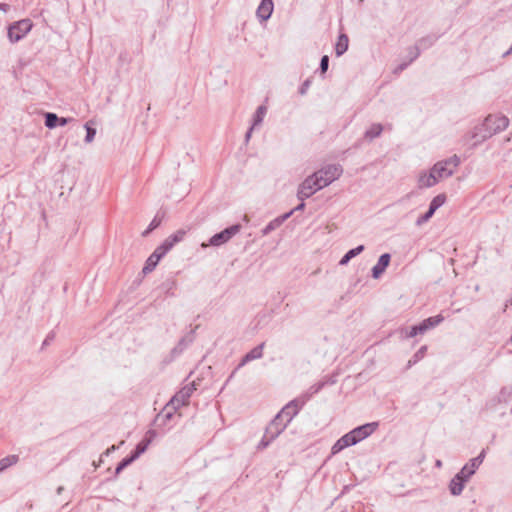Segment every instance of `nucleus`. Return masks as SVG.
<instances>
[{
  "label": "nucleus",
  "instance_id": "22",
  "mask_svg": "<svg viewBox=\"0 0 512 512\" xmlns=\"http://www.w3.org/2000/svg\"><path fill=\"white\" fill-rule=\"evenodd\" d=\"M436 175L433 173L431 169L429 173H422L419 176L418 183L421 188H429L434 186L437 183Z\"/></svg>",
  "mask_w": 512,
  "mask_h": 512
},
{
  "label": "nucleus",
  "instance_id": "17",
  "mask_svg": "<svg viewBox=\"0 0 512 512\" xmlns=\"http://www.w3.org/2000/svg\"><path fill=\"white\" fill-rule=\"evenodd\" d=\"M265 346V342L260 343L256 347H254L252 350H250L248 353H246L243 358L241 359L239 365L237 368H240L244 365H246L248 362L256 359H260L263 356V349Z\"/></svg>",
  "mask_w": 512,
  "mask_h": 512
},
{
  "label": "nucleus",
  "instance_id": "20",
  "mask_svg": "<svg viewBox=\"0 0 512 512\" xmlns=\"http://www.w3.org/2000/svg\"><path fill=\"white\" fill-rule=\"evenodd\" d=\"M433 173L436 175L437 181L448 178L453 175L454 170L452 168L447 167V163L443 161H439L431 168Z\"/></svg>",
  "mask_w": 512,
  "mask_h": 512
},
{
  "label": "nucleus",
  "instance_id": "55",
  "mask_svg": "<svg viewBox=\"0 0 512 512\" xmlns=\"http://www.w3.org/2000/svg\"><path fill=\"white\" fill-rule=\"evenodd\" d=\"M305 200H300V203L294 208L292 209L293 213L296 212V211H302L305 209Z\"/></svg>",
  "mask_w": 512,
  "mask_h": 512
},
{
  "label": "nucleus",
  "instance_id": "50",
  "mask_svg": "<svg viewBox=\"0 0 512 512\" xmlns=\"http://www.w3.org/2000/svg\"><path fill=\"white\" fill-rule=\"evenodd\" d=\"M412 62H410V60L408 62H404V63H401L400 65H398L395 70H394V73L395 74H398L400 72H402L403 70H405L409 64H411Z\"/></svg>",
  "mask_w": 512,
  "mask_h": 512
},
{
  "label": "nucleus",
  "instance_id": "9",
  "mask_svg": "<svg viewBox=\"0 0 512 512\" xmlns=\"http://www.w3.org/2000/svg\"><path fill=\"white\" fill-rule=\"evenodd\" d=\"M484 458L485 450H482L477 457L470 459L458 473L469 481V479L475 474L478 467L482 464Z\"/></svg>",
  "mask_w": 512,
  "mask_h": 512
},
{
  "label": "nucleus",
  "instance_id": "35",
  "mask_svg": "<svg viewBox=\"0 0 512 512\" xmlns=\"http://www.w3.org/2000/svg\"><path fill=\"white\" fill-rule=\"evenodd\" d=\"M445 201H446V196L444 194H439L431 200V202L429 204V209L435 213L436 210L438 208H440L445 203Z\"/></svg>",
  "mask_w": 512,
  "mask_h": 512
},
{
  "label": "nucleus",
  "instance_id": "8",
  "mask_svg": "<svg viewBox=\"0 0 512 512\" xmlns=\"http://www.w3.org/2000/svg\"><path fill=\"white\" fill-rule=\"evenodd\" d=\"M490 137H491V131L488 132L486 130V127L482 123L480 125L475 126L471 132L467 133L464 136V140L466 142L473 141L472 147H475L478 144H481L485 140L489 139Z\"/></svg>",
  "mask_w": 512,
  "mask_h": 512
},
{
  "label": "nucleus",
  "instance_id": "40",
  "mask_svg": "<svg viewBox=\"0 0 512 512\" xmlns=\"http://www.w3.org/2000/svg\"><path fill=\"white\" fill-rule=\"evenodd\" d=\"M433 215L434 212L428 208L424 214L418 217L416 220V225L421 226L422 224L426 223Z\"/></svg>",
  "mask_w": 512,
  "mask_h": 512
},
{
  "label": "nucleus",
  "instance_id": "58",
  "mask_svg": "<svg viewBox=\"0 0 512 512\" xmlns=\"http://www.w3.org/2000/svg\"><path fill=\"white\" fill-rule=\"evenodd\" d=\"M10 9V6L6 3H0V10L7 12Z\"/></svg>",
  "mask_w": 512,
  "mask_h": 512
},
{
  "label": "nucleus",
  "instance_id": "1",
  "mask_svg": "<svg viewBox=\"0 0 512 512\" xmlns=\"http://www.w3.org/2000/svg\"><path fill=\"white\" fill-rule=\"evenodd\" d=\"M242 229L240 223L233 224L224 230L214 234L207 243L203 242L201 247L206 248L208 246L220 247L229 242L235 235H237Z\"/></svg>",
  "mask_w": 512,
  "mask_h": 512
},
{
  "label": "nucleus",
  "instance_id": "12",
  "mask_svg": "<svg viewBox=\"0 0 512 512\" xmlns=\"http://www.w3.org/2000/svg\"><path fill=\"white\" fill-rule=\"evenodd\" d=\"M437 39L438 37L436 35H428L419 39L416 45L414 46L415 52L414 55L411 57L410 62H413L420 56L421 50H425L433 46Z\"/></svg>",
  "mask_w": 512,
  "mask_h": 512
},
{
  "label": "nucleus",
  "instance_id": "60",
  "mask_svg": "<svg viewBox=\"0 0 512 512\" xmlns=\"http://www.w3.org/2000/svg\"><path fill=\"white\" fill-rule=\"evenodd\" d=\"M414 52H415V51H414V46H413V47H412V48H410V50H409V56H410V58L414 55Z\"/></svg>",
  "mask_w": 512,
  "mask_h": 512
},
{
  "label": "nucleus",
  "instance_id": "15",
  "mask_svg": "<svg viewBox=\"0 0 512 512\" xmlns=\"http://www.w3.org/2000/svg\"><path fill=\"white\" fill-rule=\"evenodd\" d=\"M186 235V231L183 229L177 230L175 233L168 236L160 246L165 254H167L175 244L181 242Z\"/></svg>",
  "mask_w": 512,
  "mask_h": 512
},
{
  "label": "nucleus",
  "instance_id": "38",
  "mask_svg": "<svg viewBox=\"0 0 512 512\" xmlns=\"http://www.w3.org/2000/svg\"><path fill=\"white\" fill-rule=\"evenodd\" d=\"M84 128L86 130L85 142L86 143H91L94 140V138H95L96 129L91 127V126H89L88 123H86L84 125Z\"/></svg>",
  "mask_w": 512,
  "mask_h": 512
},
{
  "label": "nucleus",
  "instance_id": "13",
  "mask_svg": "<svg viewBox=\"0 0 512 512\" xmlns=\"http://www.w3.org/2000/svg\"><path fill=\"white\" fill-rule=\"evenodd\" d=\"M378 426V422L366 423L354 428L352 433L355 435V438L359 443L369 437L378 428Z\"/></svg>",
  "mask_w": 512,
  "mask_h": 512
},
{
  "label": "nucleus",
  "instance_id": "34",
  "mask_svg": "<svg viewBox=\"0 0 512 512\" xmlns=\"http://www.w3.org/2000/svg\"><path fill=\"white\" fill-rule=\"evenodd\" d=\"M267 108L264 105H260L253 115V126H258L262 123L264 116L266 115Z\"/></svg>",
  "mask_w": 512,
  "mask_h": 512
},
{
  "label": "nucleus",
  "instance_id": "11",
  "mask_svg": "<svg viewBox=\"0 0 512 512\" xmlns=\"http://www.w3.org/2000/svg\"><path fill=\"white\" fill-rule=\"evenodd\" d=\"M199 326H195L185 336H183L177 343V345L171 350V355L177 357L180 355L195 339V332Z\"/></svg>",
  "mask_w": 512,
  "mask_h": 512
},
{
  "label": "nucleus",
  "instance_id": "2",
  "mask_svg": "<svg viewBox=\"0 0 512 512\" xmlns=\"http://www.w3.org/2000/svg\"><path fill=\"white\" fill-rule=\"evenodd\" d=\"M343 173V168L340 164H329L316 171L314 174L318 178L323 187L330 185L333 181L337 180Z\"/></svg>",
  "mask_w": 512,
  "mask_h": 512
},
{
  "label": "nucleus",
  "instance_id": "49",
  "mask_svg": "<svg viewBox=\"0 0 512 512\" xmlns=\"http://www.w3.org/2000/svg\"><path fill=\"white\" fill-rule=\"evenodd\" d=\"M140 456H141V455H140L139 451H137V450H135V449H134L133 451H131L130 455L126 456V458H127L131 463H133V462H134L135 460H137Z\"/></svg>",
  "mask_w": 512,
  "mask_h": 512
},
{
  "label": "nucleus",
  "instance_id": "53",
  "mask_svg": "<svg viewBox=\"0 0 512 512\" xmlns=\"http://www.w3.org/2000/svg\"><path fill=\"white\" fill-rule=\"evenodd\" d=\"M70 121H72V118L59 117L58 126H65Z\"/></svg>",
  "mask_w": 512,
  "mask_h": 512
},
{
  "label": "nucleus",
  "instance_id": "46",
  "mask_svg": "<svg viewBox=\"0 0 512 512\" xmlns=\"http://www.w3.org/2000/svg\"><path fill=\"white\" fill-rule=\"evenodd\" d=\"M311 83H312L311 79H309V78H308V79H306V80L301 84V86H300V88H299V94H300V95H305V94L307 93V91H308V89H309V87H310Z\"/></svg>",
  "mask_w": 512,
  "mask_h": 512
},
{
  "label": "nucleus",
  "instance_id": "43",
  "mask_svg": "<svg viewBox=\"0 0 512 512\" xmlns=\"http://www.w3.org/2000/svg\"><path fill=\"white\" fill-rule=\"evenodd\" d=\"M132 464L126 457L123 458L116 466L115 475H119L126 467Z\"/></svg>",
  "mask_w": 512,
  "mask_h": 512
},
{
  "label": "nucleus",
  "instance_id": "41",
  "mask_svg": "<svg viewBox=\"0 0 512 512\" xmlns=\"http://www.w3.org/2000/svg\"><path fill=\"white\" fill-rule=\"evenodd\" d=\"M274 439H270V434L267 433V431H265L264 433V436L262 437L261 441L259 442L257 448L258 449H265L269 446V444L273 441Z\"/></svg>",
  "mask_w": 512,
  "mask_h": 512
},
{
  "label": "nucleus",
  "instance_id": "4",
  "mask_svg": "<svg viewBox=\"0 0 512 512\" xmlns=\"http://www.w3.org/2000/svg\"><path fill=\"white\" fill-rule=\"evenodd\" d=\"M32 29V22L30 19H23L8 27V38L10 42L16 43L23 39L25 35Z\"/></svg>",
  "mask_w": 512,
  "mask_h": 512
},
{
  "label": "nucleus",
  "instance_id": "28",
  "mask_svg": "<svg viewBox=\"0 0 512 512\" xmlns=\"http://www.w3.org/2000/svg\"><path fill=\"white\" fill-rule=\"evenodd\" d=\"M364 249H365L364 245H358L357 247L348 250L343 255V257L340 259L339 264L347 265L352 258H354L357 255H359L360 253H362L364 251Z\"/></svg>",
  "mask_w": 512,
  "mask_h": 512
},
{
  "label": "nucleus",
  "instance_id": "51",
  "mask_svg": "<svg viewBox=\"0 0 512 512\" xmlns=\"http://www.w3.org/2000/svg\"><path fill=\"white\" fill-rule=\"evenodd\" d=\"M293 214V211L290 210L289 212L287 213H284L283 215L277 217V220L279 221V223L282 225V223L284 221H286L291 215Z\"/></svg>",
  "mask_w": 512,
  "mask_h": 512
},
{
  "label": "nucleus",
  "instance_id": "7",
  "mask_svg": "<svg viewBox=\"0 0 512 512\" xmlns=\"http://www.w3.org/2000/svg\"><path fill=\"white\" fill-rule=\"evenodd\" d=\"M195 389L194 383L185 385L171 398L167 407H173V409L176 410L180 406L186 405Z\"/></svg>",
  "mask_w": 512,
  "mask_h": 512
},
{
  "label": "nucleus",
  "instance_id": "26",
  "mask_svg": "<svg viewBox=\"0 0 512 512\" xmlns=\"http://www.w3.org/2000/svg\"><path fill=\"white\" fill-rule=\"evenodd\" d=\"M348 44V36L344 33L340 34L335 45V53L338 57L343 55L348 50Z\"/></svg>",
  "mask_w": 512,
  "mask_h": 512
},
{
  "label": "nucleus",
  "instance_id": "57",
  "mask_svg": "<svg viewBox=\"0 0 512 512\" xmlns=\"http://www.w3.org/2000/svg\"><path fill=\"white\" fill-rule=\"evenodd\" d=\"M254 128H255V126H253V125H252V126L249 128V130L247 131V133H246V135H245V140H246V141H249V139H250V137H251V133H252V131H253V129H254Z\"/></svg>",
  "mask_w": 512,
  "mask_h": 512
},
{
  "label": "nucleus",
  "instance_id": "45",
  "mask_svg": "<svg viewBox=\"0 0 512 512\" xmlns=\"http://www.w3.org/2000/svg\"><path fill=\"white\" fill-rule=\"evenodd\" d=\"M149 447V440H141L135 447V450L139 451L142 455Z\"/></svg>",
  "mask_w": 512,
  "mask_h": 512
},
{
  "label": "nucleus",
  "instance_id": "23",
  "mask_svg": "<svg viewBox=\"0 0 512 512\" xmlns=\"http://www.w3.org/2000/svg\"><path fill=\"white\" fill-rule=\"evenodd\" d=\"M326 385H327V382H317V383L313 384L312 386H310L309 389L304 394L299 396L298 398L300 400H303V403L306 404V402L308 400H310V398L313 395L319 393Z\"/></svg>",
  "mask_w": 512,
  "mask_h": 512
},
{
  "label": "nucleus",
  "instance_id": "14",
  "mask_svg": "<svg viewBox=\"0 0 512 512\" xmlns=\"http://www.w3.org/2000/svg\"><path fill=\"white\" fill-rule=\"evenodd\" d=\"M391 261V255L389 253H384L380 255L377 263L371 269V276L374 279H379L381 275L385 272L387 267L389 266Z\"/></svg>",
  "mask_w": 512,
  "mask_h": 512
},
{
  "label": "nucleus",
  "instance_id": "39",
  "mask_svg": "<svg viewBox=\"0 0 512 512\" xmlns=\"http://www.w3.org/2000/svg\"><path fill=\"white\" fill-rule=\"evenodd\" d=\"M424 330L422 328V325L421 323L417 324V325H413L410 327V330L409 332H407L406 336L409 337V338H412V337H415L419 334H424Z\"/></svg>",
  "mask_w": 512,
  "mask_h": 512
},
{
  "label": "nucleus",
  "instance_id": "25",
  "mask_svg": "<svg viewBox=\"0 0 512 512\" xmlns=\"http://www.w3.org/2000/svg\"><path fill=\"white\" fill-rule=\"evenodd\" d=\"M443 321H444V317L441 314H438L436 316L428 317L420 323L422 325L424 332H427L428 330L433 329L436 326H438Z\"/></svg>",
  "mask_w": 512,
  "mask_h": 512
},
{
  "label": "nucleus",
  "instance_id": "47",
  "mask_svg": "<svg viewBox=\"0 0 512 512\" xmlns=\"http://www.w3.org/2000/svg\"><path fill=\"white\" fill-rule=\"evenodd\" d=\"M157 437V432L153 429H150L146 432L143 440H149V444Z\"/></svg>",
  "mask_w": 512,
  "mask_h": 512
},
{
  "label": "nucleus",
  "instance_id": "62",
  "mask_svg": "<svg viewBox=\"0 0 512 512\" xmlns=\"http://www.w3.org/2000/svg\"><path fill=\"white\" fill-rule=\"evenodd\" d=\"M62 489H63L62 487L58 488V490H57L58 494H60V492H62Z\"/></svg>",
  "mask_w": 512,
  "mask_h": 512
},
{
  "label": "nucleus",
  "instance_id": "27",
  "mask_svg": "<svg viewBox=\"0 0 512 512\" xmlns=\"http://www.w3.org/2000/svg\"><path fill=\"white\" fill-rule=\"evenodd\" d=\"M164 216H165L164 212H160V211L157 212L156 215L154 216V218L152 219V221L150 222L149 226L147 227V229H145L142 232V236L147 237L153 230L158 228L161 225Z\"/></svg>",
  "mask_w": 512,
  "mask_h": 512
},
{
  "label": "nucleus",
  "instance_id": "32",
  "mask_svg": "<svg viewBox=\"0 0 512 512\" xmlns=\"http://www.w3.org/2000/svg\"><path fill=\"white\" fill-rule=\"evenodd\" d=\"M427 352V346H421L414 355L408 360L406 369H410L413 365H415L417 362H419L426 354Z\"/></svg>",
  "mask_w": 512,
  "mask_h": 512
},
{
  "label": "nucleus",
  "instance_id": "61",
  "mask_svg": "<svg viewBox=\"0 0 512 512\" xmlns=\"http://www.w3.org/2000/svg\"><path fill=\"white\" fill-rule=\"evenodd\" d=\"M237 369H238V368H236V369L232 372V374L230 375V377H229V378H227V381H230V378H232V377H233V375L235 374V372H236V370H237Z\"/></svg>",
  "mask_w": 512,
  "mask_h": 512
},
{
  "label": "nucleus",
  "instance_id": "19",
  "mask_svg": "<svg viewBox=\"0 0 512 512\" xmlns=\"http://www.w3.org/2000/svg\"><path fill=\"white\" fill-rule=\"evenodd\" d=\"M30 60L20 59L18 65L14 68L13 73L16 79L20 80L23 83V78L29 80L30 70H29Z\"/></svg>",
  "mask_w": 512,
  "mask_h": 512
},
{
  "label": "nucleus",
  "instance_id": "56",
  "mask_svg": "<svg viewBox=\"0 0 512 512\" xmlns=\"http://www.w3.org/2000/svg\"><path fill=\"white\" fill-rule=\"evenodd\" d=\"M117 449V446L116 445H112L111 447H109L104 453L103 455L105 456H109L112 452H114L115 450Z\"/></svg>",
  "mask_w": 512,
  "mask_h": 512
},
{
  "label": "nucleus",
  "instance_id": "29",
  "mask_svg": "<svg viewBox=\"0 0 512 512\" xmlns=\"http://www.w3.org/2000/svg\"><path fill=\"white\" fill-rule=\"evenodd\" d=\"M170 407H165L164 411L159 413L155 420H154V423L158 426H161V425H165L167 421H169L172 417H173V413H174V409L173 407H171V409H169Z\"/></svg>",
  "mask_w": 512,
  "mask_h": 512
},
{
  "label": "nucleus",
  "instance_id": "54",
  "mask_svg": "<svg viewBox=\"0 0 512 512\" xmlns=\"http://www.w3.org/2000/svg\"><path fill=\"white\" fill-rule=\"evenodd\" d=\"M154 255H157V257L161 260L166 254L163 252V250L160 248V246H158L154 252H153Z\"/></svg>",
  "mask_w": 512,
  "mask_h": 512
},
{
  "label": "nucleus",
  "instance_id": "5",
  "mask_svg": "<svg viewBox=\"0 0 512 512\" xmlns=\"http://www.w3.org/2000/svg\"><path fill=\"white\" fill-rule=\"evenodd\" d=\"M488 132L491 131V137L505 130L509 125V119L505 115L489 114L483 121Z\"/></svg>",
  "mask_w": 512,
  "mask_h": 512
},
{
  "label": "nucleus",
  "instance_id": "30",
  "mask_svg": "<svg viewBox=\"0 0 512 512\" xmlns=\"http://www.w3.org/2000/svg\"><path fill=\"white\" fill-rule=\"evenodd\" d=\"M160 262V259L157 257V255H154L153 253L147 258L146 262H145V265L142 269V273L144 275H147L149 273H151L155 268L156 266L158 265V263Z\"/></svg>",
  "mask_w": 512,
  "mask_h": 512
},
{
  "label": "nucleus",
  "instance_id": "48",
  "mask_svg": "<svg viewBox=\"0 0 512 512\" xmlns=\"http://www.w3.org/2000/svg\"><path fill=\"white\" fill-rule=\"evenodd\" d=\"M54 338H55V333L53 331L49 332L42 343V349L45 346L49 345L54 340Z\"/></svg>",
  "mask_w": 512,
  "mask_h": 512
},
{
  "label": "nucleus",
  "instance_id": "24",
  "mask_svg": "<svg viewBox=\"0 0 512 512\" xmlns=\"http://www.w3.org/2000/svg\"><path fill=\"white\" fill-rule=\"evenodd\" d=\"M383 132V126L380 123L372 124L364 133V139L368 142L378 138Z\"/></svg>",
  "mask_w": 512,
  "mask_h": 512
},
{
  "label": "nucleus",
  "instance_id": "18",
  "mask_svg": "<svg viewBox=\"0 0 512 512\" xmlns=\"http://www.w3.org/2000/svg\"><path fill=\"white\" fill-rule=\"evenodd\" d=\"M468 482L467 479H465L462 475L457 473L450 481L449 483V491L453 496H459L464 487L465 484Z\"/></svg>",
  "mask_w": 512,
  "mask_h": 512
},
{
  "label": "nucleus",
  "instance_id": "16",
  "mask_svg": "<svg viewBox=\"0 0 512 512\" xmlns=\"http://www.w3.org/2000/svg\"><path fill=\"white\" fill-rule=\"evenodd\" d=\"M286 427L287 424L276 415L274 419L269 423L265 431L270 434V439H275L284 431Z\"/></svg>",
  "mask_w": 512,
  "mask_h": 512
},
{
  "label": "nucleus",
  "instance_id": "6",
  "mask_svg": "<svg viewBox=\"0 0 512 512\" xmlns=\"http://www.w3.org/2000/svg\"><path fill=\"white\" fill-rule=\"evenodd\" d=\"M304 405L303 400L297 397L287 403L280 412H278L277 416L288 425Z\"/></svg>",
  "mask_w": 512,
  "mask_h": 512
},
{
  "label": "nucleus",
  "instance_id": "10",
  "mask_svg": "<svg viewBox=\"0 0 512 512\" xmlns=\"http://www.w3.org/2000/svg\"><path fill=\"white\" fill-rule=\"evenodd\" d=\"M358 441L355 438V435L352 433V430L339 438L335 444L331 448V453L337 454L341 452L343 449L356 445Z\"/></svg>",
  "mask_w": 512,
  "mask_h": 512
},
{
  "label": "nucleus",
  "instance_id": "31",
  "mask_svg": "<svg viewBox=\"0 0 512 512\" xmlns=\"http://www.w3.org/2000/svg\"><path fill=\"white\" fill-rule=\"evenodd\" d=\"M45 118V126L48 129H54L58 127L59 116L53 112H43Z\"/></svg>",
  "mask_w": 512,
  "mask_h": 512
},
{
  "label": "nucleus",
  "instance_id": "36",
  "mask_svg": "<svg viewBox=\"0 0 512 512\" xmlns=\"http://www.w3.org/2000/svg\"><path fill=\"white\" fill-rule=\"evenodd\" d=\"M281 224L279 223V221L277 220V218H275L274 220L270 221L263 229H262V235L263 236H266L268 234H270L272 231H274L275 229H277L278 227H280Z\"/></svg>",
  "mask_w": 512,
  "mask_h": 512
},
{
  "label": "nucleus",
  "instance_id": "37",
  "mask_svg": "<svg viewBox=\"0 0 512 512\" xmlns=\"http://www.w3.org/2000/svg\"><path fill=\"white\" fill-rule=\"evenodd\" d=\"M512 397V386L503 387L498 395L499 402H507Z\"/></svg>",
  "mask_w": 512,
  "mask_h": 512
},
{
  "label": "nucleus",
  "instance_id": "44",
  "mask_svg": "<svg viewBox=\"0 0 512 512\" xmlns=\"http://www.w3.org/2000/svg\"><path fill=\"white\" fill-rule=\"evenodd\" d=\"M443 162L447 163V167H452V169L454 170L460 164V158L457 155H453L452 157L444 160Z\"/></svg>",
  "mask_w": 512,
  "mask_h": 512
},
{
  "label": "nucleus",
  "instance_id": "42",
  "mask_svg": "<svg viewBox=\"0 0 512 512\" xmlns=\"http://www.w3.org/2000/svg\"><path fill=\"white\" fill-rule=\"evenodd\" d=\"M329 67V57L327 55H324L321 57L320 65H319V71L322 75H324Z\"/></svg>",
  "mask_w": 512,
  "mask_h": 512
},
{
  "label": "nucleus",
  "instance_id": "33",
  "mask_svg": "<svg viewBox=\"0 0 512 512\" xmlns=\"http://www.w3.org/2000/svg\"><path fill=\"white\" fill-rule=\"evenodd\" d=\"M19 460L18 455H8L0 460V472L5 471L10 466L16 464Z\"/></svg>",
  "mask_w": 512,
  "mask_h": 512
},
{
  "label": "nucleus",
  "instance_id": "59",
  "mask_svg": "<svg viewBox=\"0 0 512 512\" xmlns=\"http://www.w3.org/2000/svg\"><path fill=\"white\" fill-rule=\"evenodd\" d=\"M442 465H443V464H442V461H441V460H439V459H438V460H436V462H435V466H436L437 468H441V467H442Z\"/></svg>",
  "mask_w": 512,
  "mask_h": 512
},
{
  "label": "nucleus",
  "instance_id": "63",
  "mask_svg": "<svg viewBox=\"0 0 512 512\" xmlns=\"http://www.w3.org/2000/svg\"><path fill=\"white\" fill-rule=\"evenodd\" d=\"M509 302H510V303H511V305H512V298L509 300Z\"/></svg>",
  "mask_w": 512,
  "mask_h": 512
},
{
  "label": "nucleus",
  "instance_id": "52",
  "mask_svg": "<svg viewBox=\"0 0 512 512\" xmlns=\"http://www.w3.org/2000/svg\"><path fill=\"white\" fill-rule=\"evenodd\" d=\"M336 378L334 375H331V376H326L323 380H321L320 382H327V385H333L336 383Z\"/></svg>",
  "mask_w": 512,
  "mask_h": 512
},
{
  "label": "nucleus",
  "instance_id": "3",
  "mask_svg": "<svg viewBox=\"0 0 512 512\" xmlns=\"http://www.w3.org/2000/svg\"><path fill=\"white\" fill-rule=\"evenodd\" d=\"M324 188L319 182L316 175L313 173L308 176L300 185L297 191V198L299 200H305L311 197L320 189Z\"/></svg>",
  "mask_w": 512,
  "mask_h": 512
},
{
  "label": "nucleus",
  "instance_id": "21",
  "mask_svg": "<svg viewBox=\"0 0 512 512\" xmlns=\"http://www.w3.org/2000/svg\"><path fill=\"white\" fill-rule=\"evenodd\" d=\"M273 7L272 0H261L257 8V16L263 21L268 20L272 15Z\"/></svg>",
  "mask_w": 512,
  "mask_h": 512
}]
</instances>
